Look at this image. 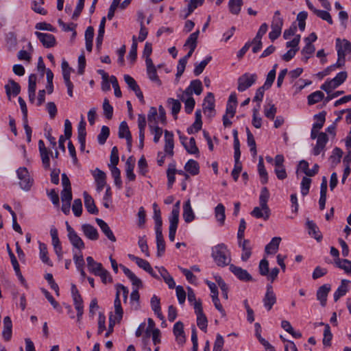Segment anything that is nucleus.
<instances>
[{
	"label": "nucleus",
	"mask_w": 351,
	"mask_h": 351,
	"mask_svg": "<svg viewBox=\"0 0 351 351\" xmlns=\"http://www.w3.org/2000/svg\"><path fill=\"white\" fill-rule=\"evenodd\" d=\"M269 197V192L267 187L261 189L259 196V206L254 208L250 213L251 215L257 219H263L265 221L269 219L271 210L267 205Z\"/></svg>",
	"instance_id": "obj_1"
},
{
	"label": "nucleus",
	"mask_w": 351,
	"mask_h": 351,
	"mask_svg": "<svg viewBox=\"0 0 351 351\" xmlns=\"http://www.w3.org/2000/svg\"><path fill=\"white\" fill-rule=\"evenodd\" d=\"M212 256L219 267L230 265L231 262L230 252L223 243L218 244L213 247Z\"/></svg>",
	"instance_id": "obj_2"
},
{
	"label": "nucleus",
	"mask_w": 351,
	"mask_h": 351,
	"mask_svg": "<svg viewBox=\"0 0 351 351\" xmlns=\"http://www.w3.org/2000/svg\"><path fill=\"white\" fill-rule=\"evenodd\" d=\"M16 175L19 180V184L21 189L25 191H29L34 184V179L31 177L27 168L19 167L16 170Z\"/></svg>",
	"instance_id": "obj_3"
},
{
	"label": "nucleus",
	"mask_w": 351,
	"mask_h": 351,
	"mask_svg": "<svg viewBox=\"0 0 351 351\" xmlns=\"http://www.w3.org/2000/svg\"><path fill=\"white\" fill-rule=\"evenodd\" d=\"M257 75L256 73H245L238 78L237 90L239 92H243L251 87L256 81Z\"/></svg>",
	"instance_id": "obj_4"
},
{
	"label": "nucleus",
	"mask_w": 351,
	"mask_h": 351,
	"mask_svg": "<svg viewBox=\"0 0 351 351\" xmlns=\"http://www.w3.org/2000/svg\"><path fill=\"white\" fill-rule=\"evenodd\" d=\"M66 230L68 232V237L71 245L76 249L81 252L82 250L85 248V245L82 239L78 236L77 232L73 230V228L66 222Z\"/></svg>",
	"instance_id": "obj_5"
},
{
	"label": "nucleus",
	"mask_w": 351,
	"mask_h": 351,
	"mask_svg": "<svg viewBox=\"0 0 351 351\" xmlns=\"http://www.w3.org/2000/svg\"><path fill=\"white\" fill-rule=\"evenodd\" d=\"M202 92V84L199 80H192L190 85L182 92L180 97L182 101H184V96H191L193 93L199 95Z\"/></svg>",
	"instance_id": "obj_6"
},
{
	"label": "nucleus",
	"mask_w": 351,
	"mask_h": 351,
	"mask_svg": "<svg viewBox=\"0 0 351 351\" xmlns=\"http://www.w3.org/2000/svg\"><path fill=\"white\" fill-rule=\"evenodd\" d=\"M203 110L207 116L212 117L215 115V97L213 93H208L203 103Z\"/></svg>",
	"instance_id": "obj_7"
},
{
	"label": "nucleus",
	"mask_w": 351,
	"mask_h": 351,
	"mask_svg": "<svg viewBox=\"0 0 351 351\" xmlns=\"http://www.w3.org/2000/svg\"><path fill=\"white\" fill-rule=\"evenodd\" d=\"M264 306L267 311H270L276 302V296L271 285H267V291L263 300Z\"/></svg>",
	"instance_id": "obj_8"
},
{
	"label": "nucleus",
	"mask_w": 351,
	"mask_h": 351,
	"mask_svg": "<svg viewBox=\"0 0 351 351\" xmlns=\"http://www.w3.org/2000/svg\"><path fill=\"white\" fill-rule=\"evenodd\" d=\"M146 66H147V73L149 79L156 83L158 86H160L162 82L159 79L156 66L154 65L152 59L145 60Z\"/></svg>",
	"instance_id": "obj_9"
},
{
	"label": "nucleus",
	"mask_w": 351,
	"mask_h": 351,
	"mask_svg": "<svg viewBox=\"0 0 351 351\" xmlns=\"http://www.w3.org/2000/svg\"><path fill=\"white\" fill-rule=\"evenodd\" d=\"M36 36L46 48H50L56 45L55 36L51 34L35 32Z\"/></svg>",
	"instance_id": "obj_10"
},
{
	"label": "nucleus",
	"mask_w": 351,
	"mask_h": 351,
	"mask_svg": "<svg viewBox=\"0 0 351 351\" xmlns=\"http://www.w3.org/2000/svg\"><path fill=\"white\" fill-rule=\"evenodd\" d=\"M229 269L240 280L247 282L252 280V276L247 272V271L242 269L241 267L234 265H230Z\"/></svg>",
	"instance_id": "obj_11"
},
{
	"label": "nucleus",
	"mask_w": 351,
	"mask_h": 351,
	"mask_svg": "<svg viewBox=\"0 0 351 351\" xmlns=\"http://www.w3.org/2000/svg\"><path fill=\"white\" fill-rule=\"evenodd\" d=\"M165 147L164 150L167 155L172 157L173 156V147H174V142H173V134L171 132L168 130L165 131Z\"/></svg>",
	"instance_id": "obj_12"
},
{
	"label": "nucleus",
	"mask_w": 351,
	"mask_h": 351,
	"mask_svg": "<svg viewBox=\"0 0 351 351\" xmlns=\"http://www.w3.org/2000/svg\"><path fill=\"white\" fill-rule=\"evenodd\" d=\"M330 291V285L325 284L321 286L317 291L316 296L322 306H325L327 301V296Z\"/></svg>",
	"instance_id": "obj_13"
},
{
	"label": "nucleus",
	"mask_w": 351,
	"mask_h": 351,
	"mask_svg": "<svg viewBox=\"0 0 351 351\" xmlns=\"http://www.w3.org/2000/svg\"><path fill=\"white\" fill-rule=\"evenodd\" d=\"M239 246L242 248L241 258L243 261H247L252 255V246L248 239L239 241Z\"/></svg>",
	"instance_id": "obj_14"
},
{
	"label": "nucleus",
	"mask_w": 351,
	"mask_h": 351,
	"mask_svg": "<svg viewBox=\"0 0 351 351\" xmlns=\"http://www.w3.org/2000/svg\"><path fill=\"white\" fill-rule=\"evenodd\" d=\"M5 89L7 96L10 99L11 95L16 96L20 93L21 86L14 80L10 79L8 84L5 85Z\"/></svg>",
	"instance_id": "obj_15"
},
{
	"label": "nucleus",
	"mask_w": 351,
	"mask_h": 351,
	"mask_svg": "<svg viewBox=\"0 0 351 351\" xmlns=\"http://www.w3.org/2000/svg\"><path fill=\"white\" fill-rule=\"evenodd\" d=\"M82 230L84 234L90 240L96 241L99 239V233L97 230L90 224H83L82 226Z\"/></svg>",
	"instance_id": "obj_16"
},
{
	"label": "nucleus",
	"mask_w": 351,
	"mask_h": 351,
	"mask_svg": "<svg viewBox=\"0 0 351 351\" xmlns=\"http://www.w3.org/2000/svg\"><path fill=\"white\" fill-rule=\"evenodd\" d=\"M84 199V206L87 210V211L93 215H97L99 210L95 206L94 199L93 197L87 193L84 192L83 193Z\"/></svg>",
	"instance_id": "obj_17"
},
{
	"label": "nucleus",
	"mask_w": 351,
	"mask_h": 351,
	"mask_svg": "<svg viewBox=\"0 0 351 351\" xmlns=\"http://www.w3.org/2000/svg\"><path fill=\"white\" fill-rule=\"evenodd\" d=\"M96 222L103 233L107 237V238L112 242H115L116 237L109 226L101 219L97 218Z\"/></svg>",
	"instance_id": "obj_18"
},
{
	"label": "nucleus",
	"mask_w": 351,
	"mask_h": 351,
	"mask_svg": "<svg viewBox=\"0 0 351 351\" xmlns=\"http://www.w3.org/2000/svg\"><path fill=\"white\" fill-rule=\"evenodd\" d=\"M156 268L158 269L160 276L168 285L169 288L174 289L176 287V282L168 271L164 267H156Z\"/></svg>",
	"instance_id": "obj_19"
},
{
	"label": "nucleus",
	"mask_w": 351,
	"mask_h": 351,
	"mask_svg": "<svg viewBox=\"0 0 351 351\" xmlns=\"http://www.w3.org/2000/svg\"><path fill=\"white\" fill-rule=\"evenodd\" d=\"M336 47L337 55L343 54V57L344 58L347 53H351V43L346 40H343L341 42V40L337 38Z\"/></svg>",
	"instance_id": "obj_20"
},
{
	"label": "nucleus",
	"mask_w": 351,
	"mask_h": 351,
	"mask_svg": "<svg viewBox=\"0 0 351 351\" xmlns=\"http://www.w3.org/2000/svg\"><path fill=\"white\" fill-rule=\"evenodd\" d=\"M12 323L10 317L6 316L3 319V330L2 335L5 341H8L12 338Z\"/></svg>",
	"instance_id": "obj_21"
},
{
	"label": "nucleus",
	"mask_w": 351,
	"mask_h": 351,
	"mask_svg": "<svg viewBox=\"0 0 351 351\" xmlns=\"http://www.w3.org/2000/svg\"><path fill=\"white\" fill-rule=\"evenodd\" d=\"M114 314H111L110 315H112V319H114L115 321H117L119 323L122 317H123V308L121 307V300L119 298V293L116 294V297L114 301Z\"/></svg>",
	"instance_id": "obj_22"
},
{
	"label": "nucleus",
	"mask_w": 351,
	"mask_h": 351,
	"mask_svg": "<svg viewBox=\"0 0 351 351\" xmlns=\"http://www.w3.org/2000/svg\"><path fill=\"white\" fill-rule=\"evenodd\" d=\"M350 282V280L343 279L341 282V285L339 286L337 289L334 293V300L337 302L341 297L345 295L348 291V284Z\"/></svg>",
	"instance_id": "obj_23"
},
{
	"label": "nucleus",
	"mask_w": 351,
	"mask_h": 351,
	"mask_svg": "<svg viewBox=\"0 0 351 351\" xmlns=\"http://www.w3.org/2000/svg\"><path fill=\"white\" fill-rule=\"evenodd\" d=\"M306 226L309 235L315 238L317 241H320L322 239V236L317 225L313 221L308 220L306 222Z\"/></svg>",
	"instance_id": "obj_24"
},
{
	"label": "nucleus",
	"mask_w": 351,
	"mask_h": 351,
	"mask_svg": "<svg viewBox=\"0 0 351 351\" xmlns=\"http://www.w3.org/2000/svg\"><path fill=\"white\" fill-rule=\"evenodd\" d=\"M183 218L186 223H191L195 219V215L189 199L183 206Z\"/></svg>",
	"instance_id": "obj_25"
},
{
	"label": "nucleus",
	"mask_w": 351,
	"mask_h": 351,
	"mask_svg": "<svg viewBox=\"0 0 351 351\" xmlns=\"http://www.w3.org/2000/svg\"><path fill=\"white\" fill-rule=\"evenodd\" d=\"M334 263L338 268L343 269L345 273L351 276V261L348 259L335 258Z\"/></svg>",
	"instance_id": "obj_26"
},
{
	"label": "nucleus",
	"mask_w": 351,
	"mask_h": 351,
	"mask_svg": "<svg viewBox=\"0 0 351 351\" xmlns=\"http://www.w3.org/2000/svg\"><path fill=\"white\" fill-rule=\"evenodd\" d=\"M184 170L192 176H196L199 173V166L195 160H189L184 166Z\"/></svg>",
	"instance_id": "obj_27"
},
{
	"label": "nucleus",
	"mask_w": 351,
	"mask_h": 351,
	"mask_svg": "<svg viewBox=\"0 0 351 351\" xmlns=\"http://www.w3.org/2000/svg\"><path fill=\"white\" fill-rule=\"evenodd\" d=\"M86 262L88 271L94 275L103 268L101 263L95 261L92 256H88L86 258Z\"/></svg>",
	"instance_id": "obj_28"
},
{
	"label": "nucleus",
	"mask_w": 351,
	"mask_h": 351,
	"mask_svg": "<svg viewBox=\"0 0 351 351\" xmlns=\"http://www.w3.org/2000/svg\"><path fill=\"white\" fill-rule=\"evenodd\" d=\"M134 168V160L132 157H129L125 163V171L127 179L130 181H134L136 176L133 172Z\"/></svg>",
	"instance_id": "obj_29"
},
{
	"label": "nucleus",
	"mask_w": 351,
	"mask_h": 351,
	"mask_svg": "<svg viewBox=\"0 0 351 351\" xmlns=\"http://www.w3.org/2000/svg\"><path fill=\"white\" fill-rule=\"evenodd\" d=\"M280 241V237H274L265 246V252L267 254H275L278 250Z\"/></svg>",
	"instance_id": "obj_30"
},
{
	"label": "nucleus",
	"mask_w": 351,
	"mask_h": 351,
	"mask_svg": "<svg viewBox=\"0 0 351 351\" xmlns=\"http://www.w3.org/2000/svg\"><path fill=\"white\" fill-rule=\"evenodd\" d=\"M128 257L131 261H134L140 268L143 269L145 271L147 270H151V265L147 261L137 257L133 254H128Z\"/></svg>",
	"instance_id": "obj_31"
},
{
	"label": "nucleus",
	"mask_w": 351,
	"mask_h": 351,
	"mask_svg": "<svg viewBox=\"0 0 351 351\" xmlns=\"http://www.w3.org/2000/svg\"><path fill=\"white\" fill-rule=\"evenodd\" d=\"M215 216L221 226L224 224L226 215L225 207L222 204H219L215 208Z\"/></svg>",
	"instance_id": "obj_32"
},
{
	"label": "nucleus",
	"mask_w": 351,
	"mask_h": 351,
	"mask_svg": "<svg viewBox=\"0 0 351 351\" xmlns=\"http://www.w3.org/2000/svg\"><path fill=\"white\" fill-rule=\"evenodd\" d=\"M258 171L261 177V183L263 184H266L268 182V175L265 168L263 158L261 156L259 158L258 160Z\"/></svg>",
	"instance_id": "obj_33"
},
{
	"label": "nucleus",
	"mask_w": 351,
	"mask_h": 351,
	"mask_svg": "<svg viewBox=\"0 0 351 351\" xmlns=\"http://www.w3.org/2000/svg\"><path fill=\"white\" fill-rule=\"evenodd\" d=\"M324 94L322 91H315L308 96V104L310 106L313 105L322 101V99L324 100Z\"/></svg>",
	"instance_id": "obj_34"
},
{
	"label": "nucleus",
	"mask_w": 351,
	"mask_h": 351,
	"mask_svg": "<svg viewBox=\"0 0 351 351\" xmlns=\"http://www.w3.org/2000/svg\"><path fill=\"white\" fill-rule=\"evenodd\" d=\"M199 34V30L197 29L192 33L185 42L184 47L189 46L192 51H195L197 47V40Z\"/></svg>",
	"instance_id": "obj_35"
},
{
	"label": "nucleus",
	"mask_w": 351,
	"mask_h": 351,
	"mask_svg": "<svg viewBox=\"0 0 351 351\" xmlns=\"http://www.w3.org/2000/svg\"><path fill=\"white\" fill-rule=\"evenodd\" d=\"M39 250H40V258L41 261L49 265L52 266V262L50 261L49 258L48 257V252H47V245L43 243H39Z\"/></svg>",
	"instance_id": "obj_36"
},
{
	"label": "nucleus",
	"mask_w": 351,
	"mask_h": 351,
	"mask_svg": "<svg viewBox=\"0 0 351 351\" xmlns=\"http://www.w3.org/2000/svg\"><path fill=\"white\" fill-rule=\"evenodd\" d=\"M315 48L311 42L306 43L305 47L302 49L301 53L303 55L302 60L306 62L311 56L315 52Z\"/></svg>",
	"instance_id": "obj_37"
},
{
	"label": "nucleus",
	"mask_w": 351,
	"mask_h": 351,
	"mask_svg": "<svg viewBox=\"0 0 351 351\" xmlns=\"http://www.w3.org/2000/svg\"><path fill=\"white\" fill-rule=\"evenodd\" d=\"M74 302V305L75 307V309L77 310V316L78 320H80L83 315L84 313V305H83V300L81 297V295H77L75 297H72Z\"/></svg>",
	"instance_id": "obj_38"
},
{
	"label": "nucleus",
	"mask_w": 351,
	"mask_h": 351,
	"mask_svg": "<svg viewBox=\"0 0 351 351\" xmlns=\"http://www.w3.org/2000/svg\"><path fill=\"white\" fill-rule=\"evenodd\" d=\"M283 25V19L280 16V12L277 10L274 12L271 27V29H278L282 30Z\"/></svg>",
	"instance_id": "obj_39"
},
{
	"label": "nucleus",
	"mask_w": 351,
	"mask_h": 351,
	"mask_svg": "<svg viewBox=\"0 0 351 351\" xmlns=\"http://www.w3.org/2000/svg\"><path fill=\"white\" fill-rule=\"evenodd\" d=\"M167 104L170 106L172 114L177 118V114L180 110L181 104L180 102L175 99L169 98L167 99Z\"/></svg>",
	"instance_id": "obj_40"
},
{
	"label": "nucleus",
	"mask_w": 351,
	"mask_h": 351,
	"mask_svg": "<svg viewBox=\"0 0 351 351\" xmlns=\"http://www.w3.org/2000/svg\"><path fill=\"white\" fill-rule=\"evenodd\" d=\"M242 4L243 0H230L228 3L230 12L233 14H239L241 11Z\"/></svg>",
	"instance_id": "obj_41"
},
{
	"label": "nucleus",
	"mask_w": 351,
	"mask_h": 351,
	"mask_svg": "<svg viewBox=\"0 0 351 351\" xmlns=\"http://www.w3.org/2000/svg\"><path fill=\"white\" fill-rule=\"evenodd\" d=\"M320 325H324L323 344L326 346H329L331 344L332 337L330 326L328 324H324L322 322L320 323Z\"/></svg>",
	"instance_id": "obj_42"
},
{
	"label": "nucleus",
	"mask_w": 351,
	"mask_h": 351,
	"mask_svg": "<svg viewBox=\"0 0 351 351\" xmlns=\"http://www.w3.org/2000/svg\"><path fill=\"white\" fill-rule=\"evenodd\" d=\"M326 112L325 111H322L319 114H315L314 116V119L316 120V121L313 123V126L319 130L322 129L326 121Z\"/></svg>",
	"instance_id": "obj_43"
},
{
	"label": "nucleus",
	"mask_w": 351,
	"mask_h": 351,
	"mask_svg": "<svg viewBox=\"0 0 351 351\" xmlns=\"http://www.w3.org/2000/svg\"><path fill=\"white\" fill-rule=\"evenodd\" d=\"M347 76V73L346 71H341L337 73L333 79L329 81L333 86H335L336 88L346 81Z\"/></svg>",
	"instance_id": "obj_44"
},
{
	"label": "nucleus",
	"mask_w": 351,
	"mask_h": 351,
	"mask_svg": "<svg viewBox=\"0 0 351 351\" xmlns=\"http://www.w3.org/2000/svg\"><path fill=\"white\" fill-rule=\"evenodd\" d=\"M211 56H207L204 60L200 62L199 64H196L193 71L194 75L195 76L199 75L203 72L205 67L211 60Z\"/></svg>",
	"instance_id": "obj_45"
},
{
	"label": "nucleus",
	"mask_w": 351,
	"mask_h": 351,
	"mask_svg": "<svg viewBox=\"0 0 351 351\" xmlns=\"http://www.w3.org/2000/svg\"><path fill=\"white\" fill-rule=\"evenodd\" d=\"M156 118H157V110L155 107H151L149 108L148 114H147V120L149 128L152 129L154 125L156 124Z\"/></svg>",
	"instance_id": "obj_46"
},
{
	"label": "nucleus",
	"mask_w": 351,
	"mask_h": 351,
	"mask_svg": "<svg viewBox=\"0 0 351 351\" xmlns=\"http://www.w3.org/2000/svg\"><path fill=\"white\" fill-rule=\"evenodd\" d=\"M247 133V143L248 146L250 147V152L254 155L256 154V145L253 134L251 133L248 128H246Z\"/></svg>",
	"instance_id": "obj_47"
},
{
	"label": "nucleus",
	"mask_w": 351,
	"mask_h": 351,
	"mask_svg": "<svg viewBox=\"0 0 351 351\" xmlns=\"http://www.w3.org/2000/svg\"><path fill=\"white\" fill-rule=\"evenodd\" d=\"M73 261L76 266L77 269L84 268V260L82 252H76L73 250Z\"/></svg>",
	"instance_id": "obj_48"
},
{
	"label": "nucleus",
	"mask_w": 351,
	"mask_h": 351,
	"mask_svg": "<svg viewBox=\"0 0 351 351\" xmlns=\"http://www.w3.org/2000/svg\"><path fill=\"white\" fill-rule=\"evenodd\" d=\"M276 112L277 108L273 104H269L264 107L265 116L271 120L274 119Z\"/></svg>",
	"instance_id": "obj_49"
},
{
	"label": "nucleus",
	"mask_w": 351,
	"mask_h": 351,
	"mask_svg": "<svg viewBox=\"0 0 351 351\" xmlns=\"http://www.w3.org/2000/svg\"><path fill=\"white\" fill-rule=\"evenodd\" d=\"M184 102V108L185 112L187 114H191L195 107V101L192 95L191 96H184V99L183 101Z\"/></svg>",
	"instance_id": "obj_50"
},
{
	"label": "nucleus",
	"mask_w": 351,
	"mask_h": 351,
	"mask_svg": "<svg viewBox=\"0 0 351 351\" xmlns=\"http://www.w3.org/2000/svg\"><path fill=\"white\" fill-rule=\"evenodd\" d=\"M131 133L130 132L128 125L125 121H122L119 128V137L120 138H127L130 136Z\"/></svg>",
	"instance_id": "obj_51"
},
{
	"label": "nucleus",
	"mask_w": 351,
	"mask_h": 351,
	"mask_svg": "<svg viewBox=\"0 0 351 351\" xmlns=\"http://www.w3.org/2000/svg\"><path fill=\"white\" fill-rule=\"evenodd\" d=\"M184 325L182 322H178L174 324L173 326V334L176 337L177 339L180 338V341L184 339Z\"/></svg>",
	"instance_id": "obj_52"
},
{
	"label": "nucleus",
	"mask_w": 351,
	"mask_h": 351,
	"mask_svg": "<svg viewBox=\"0 0 351 351\" xmlns=\"http://www.w3.org/2000/svg\"><path fill=\"white\" fill-rule=\"evenodd\" d=\"M311 184V179L309 178L308 176L303 177L302 182H301V193L303 196L306 195L310 189Z\"/></svg>",
	"instance_id": "obj_53"
},
{
	"label": "nucleus",
	"mask_w": 351,
	"mask_h": 351,
	"mask_svg": "<svg viewBox=\"0 0 351 351\" xmlns=\"http://www.w3.org/2000/svg\"><path fill=\"white\" fill-rule=\"evenodd\" d=\"M109 134H110L109 128L106 125L102 126V128L101 129V132L97 136V140H98L99 143L100 145H104L106 143L107 138H108Z\"/></svg>",
	"instance_id": "obj_54"
},
{
	"label": "nucleus",
	"mask_w": 351,
	"mask_h": 351,
	"mask_svg": "<svg viewBox=\"0 0 351 351\" xmlns=\"http://www.w3.org/2000/svg\"><path fill=\"white\" fill-rule=\"evenodd\" d=\"M103 110H104V116L108 119H111L113 114V108L110 104L109 101L108 99H104V103H103Z\"/></svg>",
	"instance_id": "obj_55"
},
{
	"label": "nucleus",
	"mask_w": 351,
	"mask_h": 351,
	"mask_svg": "<svg viewBox=\"0 0 351 351\" xmlns=\"http://www.w3.org/2000/svg\"><path fill=\"white\" fill-rule=\"evenodd\" d=\"M86 121L84 120V117L82 115L81 120L77 126V138H86Z\"/></svg>",
	"instance_id": "obj_56"
},
{
	"label": "nucleus",
	"mask_w": 351,
	"mask_h": 351,
	"mask_svg": "<svg viewBox=\"0 0 351 351\" xmlns=\"http://www.w3.org/2000/svg\"><path fill=\"white\" fill-rule=\"evenodd\" d=\"M137 56V41L135 36L132 37V44L131 46V49L130 53L128 54V58L131 60V62H134L136 59Z\"/></svg>",
	"instance_id": "obj_57"
},
{
	"label": "nucleus",
	"mask_w": 351,
	"mask_h": 351,
	"mask_svg": "<svg viewBox=\"0 0 351 351\" xmlns=\"http://www.w3.org/2000/svg\"><path fill=\"white\" fill-rule=\"evenodd\" d=\"M197 315V326L203 331H205L208 326V320L205 314L201 313Z\"/></svg>",
	"instance_id": "obj_58"
},
{
	"label": "nucleus",
	"mask_w": 351,
	"mask_h": 351,
	"mask_svg": "<svg viewBox=\"0 0 351 351\" xmlns=\"http://www.w3.org/2000/svg\"><path fill=\"white\" fill-rule=\"evenodd\" d=\"M138 245L139 248L141 249L143 253H145L146 256H149V247L147 243V239L145 236L139 237Z\"/></svg>",
	"instance_id": "obj_59"
},
{
	"label": "nucleus",
	"mask_w": 351,
	"mask_h": 351,
	"mask_svg": "<svg viewBox=\"0 0 351 351\" xmlns=\"http://www.w3.org/2000/svg\"><path fill=\"white\" fill-rule=\"evenodd\" d=\"M52 245L58 259L61 260L63 256V251L59 238L52 240Z\"/></svg>",
	"instance_id": "obj_60"
},
{
	"label": "nucleus",
	"mask_w": 351,
	"mask_h": 351,
	"mask_svg": "<svg viewBox=\"0 0 351 351\" xmlns=\"http://www.w3.org/2000/svg\"><path fill=\"white\" fill-rule=\"evenodd\" d=\"M184 148L189 154H195L199 153V149L196 146L195 140L193 137L189 139V142L186 144Z\"/></svg>",
	"instance_id": "obj_61"
},
{
	"label": "nucleus",
	"mask_w": 351,
	"mask_h": 351,
	"mask_svg": "<svg viewBox=\"0 0 351 351\" xmlns=\"http://www.w3.org/2000/svg\"><path fill=\"white\" fill-rule=\"evenodd\" d=\"M95 276H98L101 278V280L103 283L106 284L108 282H111L112 281V278L110 274V273L105 269L104 267L99 270V272H97Z\"/></svg>",
	"instance_id": "obj_62"
},
{
	"label": "nucleus",
	"mask_w": 351,
	"mask_h": 351,
	"mask_svg": "<svg viewBox=\"0 0 351 351\" xmlns=\"http://www.w3.org/2000/svg\"><path fill=\"white\" fill-rule=\"evenodd\" d=\"M187 62L188 61L186 60L185 59H184L183 58L180 59L178 66H177V73H176V83L178 82L179 78L183 74Z\"/></svg>",
	"instance_id": "obj_63"
},
{
	"label": "nucleus",
	"mask_w": 351,
	"mask_h": 351,
	"mask_svg": "<svg viewBox=\"0 0 351 351\" xmlns=\"http://www.w3.org/2000/svg\"><path fill=\"white\" fill-rule=\"evenodd\" d=\"M72 210L76 217H80L82 213V204L80 199H75L73 201Z\"/></svg>",
	"instance_id": "obj_64"
}]
</instances>
